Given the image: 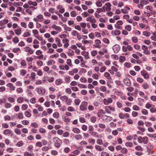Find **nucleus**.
Instances as JSON below:
<instances>
[{
  "label": "nucleus",
  "mask_w": 156,
  "mask_h": 156,
  "mask_svg": "<svg viewBox=\"0 0 156 156\" xmlns=\"http://www.w3.org/2000/svg\"><path fill=\"white\" fill-rule=\"evenodd\" d=\"M141 74L142 76L145 79H148L150 76L147 71L145 70H143L141 71Z\"/></svg>",
  "instance_id": "13"
},
{
  "label": "nucleus",
  "mask_w": 156,
  "mask_h": 156,
  "mask_svg": "<svg viewBox=\"0 0 156 156\" xmlns=\"http://www.w3.org/2000/svg\"><path fill=\"white\" fill-rule=\"evenodd\" d=\"M72 131L76 133H80V129L76 127L73 128L72 129Z\"/></svg>",
  "instance_id": "39"
},
{
  "label": "nucleus",
  "mask_w": 156,
  "mask_h": 156,
  "mask_svg": "<svg viewBox=\"0 0 156 156\" xmlns=\"http://www.w3.org/2000/svg\"><path fill=\"white\" fill-rule=\"evenodd\" d=\"M113 100L112 98H104L103 100V103L105 105H108L113 102Z\"/></svg>",
  "instance_id": "7"
},
{
  "label": "nucleus",
  "mask_w": 156,
  "mask_h": 156,
  "mask_svg": "<svg viewBox=\"0 0 156 156\" xmlns=\"http://www.w3.org/2000/svg\"><path fill=\"white\" fill-rule=\"evenodd\" d=\"M142 49L143 50V53L146 55H149L150 52L148 50L147 47L145 45H143L142 46Z\"/></svg>",
  "instance_id": "10"
},
{
  "label": "nucleus",
  "mask_w": 156,
  "mask_h": 156,
  "mask_svg": "<svg viewBox=\"0 0 156 156\" xmlns=\"http://www.w3.org/2000/svg\"><path fill=\"white\" fill-rule=\"evenodd\" d=\"M148 4V2L145 0H141L140 1V3L138 4L137 6L138 8L142 9L143 8L144 5H147Z\"/></svg>",
  "instance_id": "8"
},
{
  "label": "nucleus",
  "mask_w": 156,
  "mask_h": 156,
  "mask_svg": "<svg viewBox=\"0 0 156 156\" xmlns=\"http://www.w3.org/2000/svg\"><path fill=\"white\" fill-rule=\"evenodd\" d=\"M89 133L93 137H96L97 138H101L102 137V135L101 134H98L96 132H89Z\"/></svg>",
  "instance_id": "12"
},
{
  "label": "nucleus",
  "mask_w": 156,
  "mask_h": 156,
  "mask_svg": "<svg viewBox=\"0 0 156 156\" xmlns=\"http://www.w3.org/2000/svg\"><path fill=\"white\" fill-rule=\"evenodd\" d=\"M105 111L108 114H110L111 113V111H114L115 108L113 107L110 106H106L105 107Z\"/></svg>",
  "instance_id": "9"
},
{
  "label": "nucleus",
  "mask_w": 156,
  "mask_h": 156,
  "mask_svg": "<svg viewBox=\"0 0 156 156\" xmlns=\"http://www.w3.org/2000/svg\"><path fill=\"white\" fill-rule=\"evenodd\" d=\"M28 3L30 5H32L34 6H36L37 5V3L36 2H33L32 1L30 0L28 2Z\"/></svg>",
  "instance_id": "31"
},
{
  "label": "nucleus",
  "mask_w": 156,
  "mask_h": 156,
  "mask_svg": "<svg viewBox=\"0 0 156 156\" xmlns=\"http://www.w3.org/2000/svg\"><path fill=\"white\" fill-rule=\"evenodd\" d=\"M60 99L62 101L65 102L68 105H70L72 104V100L66 95L61 96Z\"/></svg>",
  "instance_id": "2"
},
{
  "label": "nucleus",
  "mask_w": 156,
  "mask_h": 156,
  "mask_svg": "<svg viewBox=\"0 0 156 156\" xmlns=\"http://www.w3.org/2000/svg\"><path fill=\"white\" fill-rule=\"evenodd\" d=\"M99 75L97 73H94L92 75V77L95 80H98L99 79Z\"/></svg>",
  "instance_id": "59"
},
{
  "label": "nucleus",
  "mask_w": 156,
  "mask_h": 156,
  "mask_svg": "<svg viewBox=\"0 0 156 156\" xmlns=\"http://www.w3.org/2000/svg\"><path fill=\"white\" fill-rule=\"evenodd\" d=\"M126 146L129 147H132L133 146V144L132 142H128L125 144Z\"/></svg>",
  "instance_id": "61"
},
{
  "label": "nucleus",
  "mask_w": 156,
  "mask_h": 156,
  "mask_svg": "<svg viewBox=\"0 0 156 156\" xmlns=\"http://www.w3.org/2000/svg\"><path fill=\"white\" fill-rule=\"evenodd\" d=\"M88 103L87 102L84 101L82 102L80 106V110L82 111H85L87 110V106Z\"/></svg>",
  "instance_id": "6"
},
{
  "label": "nucleus",
  "mask_w": 156,
  "mask_h": 156,
  "mask_svg": "<svg viewBox=\"0 0 156 156\" xmlns=\"http://www.w3.org/2000/svg\"><path fill=\"white\" fill-rule=\"evenodd\" d=\"M101 118L103 120L106 122L110 121L112 119V118L111 117L105 115H102Z\"/></svg>",
  "instance_id": "11"
},
{
  "label": "nucleus",
  "mask_w": 156,
  "mask_h": 156,
  "mask_svg": "<svg viewBox=\"0 0 156 156\" xmlns=\"http://www.w3.org/2000/svg\"><path fill=\"white\" fill-rule=\"evenodd\" d=\"M6 86L9 88V90H14L15 89V87L12 83H8Z\"/></svg>",
  "instance_id": "25"
},
{
  "label": "nucleus",
  "mask_w": 156,
  "mask_h": 156,
  "mask_svg": "<svg viewBox=\"0 0 156 156\" xmlns=\"http://www.w3.org/2000/svg\"><path fill=\"white\" fill-rule=\"evenodd\" d=\"M19 40L17 37H15L13 39V41L15 43H17L19 42Z\"/></svg>",
  "instance_id": "63"
},
{
  "label": "nucleus",
  "mask_w": 156,
  "mask_h": 156,
  "mask_svg": "<svg viewBox=\"0 0 156 156\" xmlns=\"http://www.w3.org/2000/svg\"><path fill=\"white\" fill-rule=\"evenodd\" d=\"M153 105L152 104L149 103H147L146 104L145 107L147 109H150L152 106H153Z\"/></svg>",
  "instance_id": "44"
},
{
  "label": "nucleus",
  "mask_w": 156,
  "mask_h": 156,
  "mask_svg": "<svg viewBox=\"0 0 156 156\" xmlns=\"http://www.w3.org/2000/svg\"><path fill=\"white\" fill-rule=\"evenodd\" d=\"M78 70L77 69L75 68L72 70L71 71L69 72V75L71 76L73 75L75 73H78Z\"/></svg>",
  "instance_id": "22"
},
{
  "label": "nucleus",
  "mask_w": 156,
  "mask_h": 156,
  "mask_svg": "<svg viewBox=\"0 0 156 156\" xmlns=\"http://www.w3.org/2000/svg\"><path fill=\"white\" fill-rule=\"evenodd\" d=\"M104 76L105 77L107 78L108 79H111L110 74L108 73L107 72H106L104 73Z\"/></svg>",
  "instance_id": "52"
},
{
  "label": "nucleus",
  "mask_w": 156,
  "mask_h": 156,
  "mask_svg": "<svg viewBox=\"0 0 156 156\" xmlns=\"http://www.w3.org/2000/svg\"><path fill=\"white\" fill-rule=\"evenodd\" d=\"M53 117L55 119H58L59 116V114L58 112H55L54 113L53 115Z\"/></svg>",
  "instance_id": "47"
},
{
  "label": "nucleus",
  "mask_w": 156,
  "mask_h": 156,
  "mask_svg": "<svg viewBox=\"0 0 156 156\" xmlns=\"http://www.w3.org/2000/svg\"><path fill=\"white\" fill-rule=\"evenodd\" d=\"M20 49L19 48H13L12 50V51L15 53H17L18 52L20 51Z\"/></svg>",
  "instance_id": "53"
},
{
  "label": "nucleus",
  "mask_w": 156,
  "mask_h": 156,
  "mask_svg": "<svg viewBox=\"0 0 156 156\" xmlns=\"http://www.w3.org/2000/svg\"><path fill=\"white\" fill-rule=\"evenodd\" d=\"M137 140L139 143H143L144 144H147L148 142V138L147 136L142 137L140 136L138 137Z\"/></svg>",
  "instance_id": "4"
},
{
  "label": "nucleus",
  "mask_w": 156,
  "mask_h": 156,
  "mask_svg": "<svg viewBox=\"0 0 156 156\" xmlns=\"http://www.w3.org/2000/svg\"><path fill=\"white\" fill-rule=\"evenodd\" d=\"M96 142L97 144L100 145H101L103 144V140L101 139H99L97 140Z\"/></svg>",
  "instance_id": "58"
},
{
  "label": "nucleus",
  "mask_w": 156,
  "mask_h": 156,
  "mask_svg": "<svg viewBox=\"0 0 156 156\" xmlns=\"http://www.w3.org/2000/svg\"><path fill=\"white\" fill-rule=\"evenodd\" d=\"M57 8L60 13H63L65 12V9L62 5H58L57 6Z\"/></svg>",
  "instance_id": "20"
},
{
  "label": "nucleus",
  "mask_w": 156,
  "mask_h": 156,
  "mask_svg": "<svg viewBox=\"0 0 156 156\" xmlns=\"http://www.w3.org/2000/svg\"><path fill=\"white\" fill-rule=\"evenodd\" d=\"M51 28L54 29L56 30L57 31H61L62 30L60 27L57 26L55 24L51 26Z\"/></svg>",
  "instance_id": "26"
},
{
  "label": "nucleus",
  "mask_w": 156,
  "mask_h": 156,
  "mask_svg": "<svg viewBox=\"0 0 156 156\" xmlns=\"http://www.w3.org/2000/svg\"><path fill=\"white\" fill-rule=\"evenodd\" d=\"M18 118L19 119H23V115L22 112L19 113L18 114Z\"/></svg>",
  "instance_id": "50"
},
{
  "label": "nucleus",
  "mask_w": 156,
  "mask_h": 156,
  "mask_svg": "<svg viewBox=\"0 0 156 156\" xmlns=\"http://www.w3.org/2000/svg\"><path fill=\"white\" fill-rule=\"evenodd\" d=\"M23 4V3L21 2H14L13 3L14 5L16 7H17L18 6H22Z\"/></svg>",
  "instance_id": "55"
},
{
  "label": "nucleus",
  "mask_w": 156,
  "mask_h": 156,
  "mask_svg": "<svg viewBox=\"0 0 156 156\" xmlns=\"http://www.w3.org/2000/svg\"><path fill=\"white\" fill-rule=\"evenodd\" d=\"M74 138L76 140H78L82 139V136L80 134H77L74 136Z\"/></svg>",
  "instance_id": "48"
},
{
  "label": "nucleus",
  "mask_w": 156,
  "mask_h": 156,
  "mask_svg": "<svg viewBox=\"0 0 156 156\" xmlns=\"http://www.w3.org/2000/svg\"><path fill=\"white\" fill-rule=\"evenodd\" d=\"M105 5L107 6L106 10L107 11H110L111 9V4L110 2H107L105 4Z\"/></svg>",
  "instance_id": "28"
},
{
  "label": "nucleus",
  "mask_w": 156,
  "mask_h": 156,
  "mask_svg": "<svg viewBox=\"0 0 156 156\" xmlns=\"http://www.w3.org/2000/svg\"><path fill=\"white\" fill-rule=\"evenodd\" d=\"M88 141L89 143L93 145H94L95 143V140L93 139L89 138Z\"/></svg>",
  "instance_id": "46"
},
{
  "label": "nucleus",
  "mask_w": 156,
  "mask_h": 156,
  "mask_svg": "<svg viewBox=\"0 0 156 156\" xmlns=\"http://www.w3.org/2000/svg\"><path fill=\"white\" fill-rule=\"evenodd\" d=\"M3 133L5 135L10 134L11 136H12L14 134L9 129H6L4 130Z\"/></svg>",
  "instance_id": "21"
},
{
  "label": "nucleus",
  "mask_w": 156,
  "mask_h": 156,
  "mask_svg": "<svg viewBox=\"0 0 156 156\" xmlns=\"http://www.w3.org/2000/svg\"><path fill=\"white\" fill-rule=\"evenodd\" d=\"M24 101V100L23 97H21L19 98L17 100V101L19 103H23Z\"/></svg>",
  "instance_id": "43"
},
{
  "label": "nucleus",
  "mask_w": 156,
  "mask_h": 156,
  "mask_svg": "<svg viewBox=\"0 0 156 156\" xmlns=\"http://www.w3.org/2000/svg\"><path fill=\"white\" fill-rule=\"evenodd\" d=\"M67 110L68 111L70 112H73L76 111L75 108L72 106H69L67 108Z\"/></svg>",
  "instance_id": "41"
},
{
  "label": "nucleus",
  "mask_w": 156,
  "mask_h": 156,
  "mask_svg": "<svg viewBox=\"0 0 156 156\" xmlns=\"http://www.w3.org/2000/svg\"><path fill=\"white\" fill-rule=\"evenodd\" d=\"M143 34L144 36L149 37L151 35V33L147 31H144L143 32Z\"/></svg>",
  "instance_id": "42"
},
{
  "label": "nucleus",
  "mask_w": 156,
  "mask_h": 156,
  "mask_svg": "<svg viewBox=\"0 0 156 156\" xmlns=\"http://www.w3.org/2000/svg\"><path fill=\"white\" fill-rule=\"evenodd\" d=\"M33 20L36 23L42 22L44 20V17L43 15L39 14L33 19Z\"/></svg>",
  "instance_id": "5"
},
{
  "label": "nucleus",
  "mask_w": 156,
  "mask_h": 156,
  "mask_svg": "<svg viewBox=\"0 0 156 156\" xmlns=\"http://www.w3.org/2000/svg\"><path fill=\"white\" fill-rule=\"evenodd\" d=\"M35 90L38 94L41 96L44 95L46 92L45 89L41 87L36 88Z\"/></svg>",
  "instance_id": "3"
},
{
  "label": "nucleus",
  "mask_w": 156,
  "mask_h": 156,
  "mask_svg": "<svg viewBox=\"0 0 156 156\" xmlns=\"http://www.w3.org/2000/svg\"><path fill=\"white\" fill-rule=\"evenodd\" d=\"M30 79L31 80H34L35 79L36 74L34 73H32L30 74Z\"/></svg>",
  "instance_id": "45"
},
{
  "label": "nucleus",
  "mask_w": 156,
  "mask_h": 156,
  "mask_svg": "<svg viewBox=\"0 0 156 156\" xmlns=\"http://www.w3.org/2000/svg\"><path fill=\"white\" fill-rule=\"evenodd\" d=\"M28 107V106L27 105L24 104L22 105L21 107V109L22 110H25L27 109Z\"/></svg>",
  "instance_id": "62"
},
{
  "label": "nucleus",
  "mask_w": 156,
  "mask_h": 156,
  "mask_svg": "<svg viewBox=\"0 0 156 156\" xmlns=\"http://www.w3.org/2000/svg\"><path fill=\"white\" fill-rule=\"evenodd\" d=\"M124 84L126 86H130L131 85V83L130 80L128 78H126L123 80Z\"/></svg>",
  "instance_id": "17"
},
{
  "label": "nucleus",
  "mask_w": 156,
  "mask_h": 156,
  "mask_svg": "<svg viewBox=\"0 0 156 156\" xmlns=\"http://www.w3.org/2000/svg\"><path fill=\"white\" fill-rule=\"evenodd\" d=\"M55 61L54 60L51 59L47 61V66H49L51 65L55 64Z\"/></svg>",
  "instance_id": "33"
},
{
  "label": "nucleus",
  "mask_w": 156,
  "mask_h": 156,
  "mask_svg": "<svg viewBox=\"0 0 156 156\" xmlns=\"http://www.w3.org/2000/svg\"><path fill=\"white\" fill-rule=\"evenodd\" d=\"M101 156H110V155L108 153L103 151L101 153Z\"/></svg>",
  "instance_id": "64"
},
{
  "label": "nucleus",
  "mask_w": 156,
  "mask_h": 156,
  "mask_svg": "<svg viewBox=\"0 0 156 156\" xmlns=\"http://www.w3.org/2000/svg\"><path fill=\"white\" fill-rule=\"evenodd\" d=\"M68 55L70 56H73L74 55V52L72 50L69 49L67 53Z\"/></svg>",
  "instance_id": "30"
},
{
  "label": "nucleus",
  "mask_w": 156,
  "mask_h": 156,
  "mask_svg": "<svg viewBox=\"0 0 156 156\" xmlns=\"http://www.w3.org/2000/svg\"><path fill=\"white\" fill-rule=\"evenodd\" d=\"M121 152L123 154H125L127 153L128 151L126 148L123 147L122 148Z\"/></svg>",
  "instance_id": "49"
},
{
  "label": "nucleus",
  "mask_w": 156,
  "mask_h": 156,
  "mask_svg": "<svg viewBox=\"0 0 156 156\" xmlns=\"http://www.w3.org/2000/svg\"><path fill=\"white\" fill-rule=\"evenodd\" d=\"M15 34L17 35H20L22 32L21 28L17 29L14 30Z\"/></svg>",
  "instance_id": "38"
},
{
  "label": "nucleus",
  "mask_w": 156,
  "mask_h": 156,
  "mask_svg": "<svg viewBox=\"0 0 156 156\" xmlns=\"http://www.w3.org/2000/svg\"><path fill=\"white\" fill-rule=\"evenodd\" d=\"M141 112V113L144 115H147L148 114V111L145 109H142Z\"/></svg>",
  "instance_id": "54"
},
{
  "label": "nucleus",
  "mask_w": 156,
  "mask_h": 156,
  "mask_svg": "<svg viewBox=\"0 0 156 156\" xmlns=\"http://www.w3.org/2000/svg\"><path fill=\"white\" fill-rule=\"evenodd\" d=\"M95 148L97 151H103L104 149L103 148H101V146L99 145H95Z\"/></svg>",
  "instance_id": "36"
},
{
  "label": "nucleus",
  "mask_w": 156,
  "mask_h": 156,
  "mask_svg": "<svg viewBox=\"0 0 156 156\" xmlns=\"http://www.w3.org/2000/svg\"><path fill=\"white\" fill-rule=\"evenodd\" d=\"M105 114V113L104 112V111L102 109H101L99 110L97 114L99 117H101L102 115V114Z\"/></svg>",
  "instance_id": "34"
},
{
  "label": "nucleus",
  "mask_w": 156,
  "mask_h": 156,
  "mask_svg": "<svg viewBox=\"0 0 156 156\" xmlns=\"http://www.w3.org/2000/svg\"><path fill=\"white\" fill-rule=\"evenodd\" d=\"M43 70L44 71L47 72L49 74H50L52 72V70H49V67L47 66H45L43 68Z\"/></svg>",
  "instance_id": "24"
},
{
  "label": "nucleus",
  "mask_w": 156,
  "mask_h": 156,
  "mask_svg": "<svg viewBox=\"0 0 156 156\" xmlns=\"http://www.w3.org/2000/svg\"><path fill=\"white\" fill-rule=\"evenodd\" d=\"M142 87L144 89H147L149 88V85L147 83H145L143 84Z\"/></svg>",
  "instance_id": "57"
},
{
  "label": "nucleus",
  "mask_w": 156,
  "mask_h": 156,
  "mask_svg": "<svg viewBox=\"0 0 156 156\" xmlns=\"http://www.w3.org/2000/svg\"><path fill=\"white\" fill-rule=\"evenodd\" d=\"M9 22L8 20L4 19L0 21V26H2L4 24H6Z\"/></svg>",
  "instance_id": "29"
},
{
  "label": "nucleus",
  "mask_w": 156,
  "mask_h": 156,
  "mask_svg": "<svg viewBox=\"0 0 156 156\" xmlns=\"http://www.w3.org/2000/svg\"><path fill=\"white\" fill-rule=\"evenodd\" d=\"M98 54L97 51L95 50H93L91 51L90 52V54L91 55L93 56H95Z\"/></svg>",
  "instance_id": "51"
},
{
  "label": "nucleus",
  "mask_w": 156,
  "mask_h": 156,
  "mask_svg": "<svg viewBox=\"0 0 156 156\" xmlns=\"http://www.w3.org/2000/svg\"><path fill=\"white\" fill-rule=\"evenodd\" d=\"M30 35L31 34L30 30H27L26 31L24 32L23 36V37H29Z\"/></svg>",
  "instance_id": "27"
},
{
  "label": "nucleus",
  "mask_w": 156,
  "mask_h": 156,
  "mask_svg": "<svg viewBox=\"0 0 156 156\" xmlns=\"http://www.w3.org/2000/svg\"><path fill=\"white\" fill-rule=\"evenodd\" d=\"M111 34L113 36L119 35L121 34V31L118 30H115L112 31Z\"/></svg>",
  "instance_id": "16"
},
{
  "label": "nucleus",
  "mask_w": 156,
  "mask_h": 156,
  "mask_svg": "<svg viewBox=\"0 0 156 156\" xmlns=\"http://www.w3.org/2000/svg\"><path fill=\"white\" fill-rule=\"evenodd\" d=\"M27 73L26 70L25 69H22L20 71V75L22 76H24Z\"/></svg>",
  "instance_id": "40"
},
{
  "label": "nucleus",
  "mask_w": 156,
  "mask_h": 156,
  "mask_svg": "<svg viewBox=\"0 0 156 156\" xmlns=\"http://www.w3.org/2000/svg\"><path fill=\"white\" fill-rule=\"evenodd\" d=\"M150 109V111L151 113H154L156 112V108L155 107V106L154 105H153V106H152Z\"/></svg>",
  "instance_id": "56"
},
{
  "label": "nucleus",
  "mask_w": 156,
  "mask_h": 156,
  "mask_svg": "<svg viewBox=\"0 0 156 156\" xmlns=\"http://www.w3.org/2000/svg\"><path fill=\"white\" fill-rule=\"evenodd\" d=\"M130 10V8L128 7H124L123 9L121 10V12L123 14H127L129 12V11Z\"/></svg>",
  "instance_id": "18"
},
{
  "label": "nucleus",
  "mask_w": 156,
  "mask_h": 156,
  "mask_svg": "<svg viewBox=\"0 0 156 156\" xmlns=\"http://www.w3.org/2000/svg\"><path fill=\"white\" fill-rule=\"evenodd\" d=\"M100 0H97L96 1L95 4L97 7H100L102 6V4Z\"/></svg>",
  "instance_id": "32"
},
{
  "label": "nucleus",
  "mask_w": 156,
  "mask_h": 156,
  "mask_svg": "<svg viewBox=\"0 0 156 156\" xmlns=\"http://www.w3.org/2000/svg\"><path fill=\"white\" fill-rule=\"evenodd\" d=\"M81 54L82 55L84 56L86 59H88L90 58L89 53L88 52L85 51H83L81 52Z\"/></svg>",
  "instance_id": "19"
},
{
  "label": "nucleus",
  "mask_w": 156,
  "mask_h": 156,
  "mask_svg": "<svg viewBox=\"0 0 156 156\" xmlns=\"http://www.w3.org/2000/svg\"><path fill=\"white\" fill-rule=\"evenodd\" d=\"M24 51L26 52H28L30 54H32L34 52V50L28 46H26L24 48Z\"/></svg>",
  "instance_id": "14"
},
{
  "label": "nucleus",
  "mask_w": 156,
  "mask_h": 156,
  "mask_svg": "<svg viewBox=\"0 0 156 156\" xmlns=\"http://www.w3.org/2000/svg\"><path fill=\"white\" fill-rule=\"evenodd\" d=\"M112 49L114 51V52L115 53H118L120 50V46L118 44H115L113 46Z\"/></svg>",
  "instance_id": "15"
},
{
  "label": "nucleus",
  "mask_w": 156,
  "mask_h": 156,
  "mask_svg": "<svg viewBox=\"0 0 156 156\" xmlns=\"http://www.w3.org/2000/svg\"><path fill=\"white\" fill-rule=\"evenodd\" d=\"M24 156H34V154L33 153H29L27 151H26L24 152Z\"/></svg>",
  "instance_id": "37"
},
{
  "label": "nucleus",
  "mask_w": 156,
  "mask_h": 156,
  "mask_svg": "<svg viewBox=\"0 0 156 156\" xmlns=\"http://www.w3.org/2000/svg\"><path fill=\"white\" fill-rule=\"evenodd\" d=\"M52 140L54 146L57 148L60 147L62 144V140L58 137L55 136L53 138Z\"/></svg>",
  "instance_id": "1"
},
{
  "label": "nucleus",
  "mask_w": 156,
  "mask_h": 156,
  "mask_svg": "<svg viewBox=\"0 0 156 156\" xmlns=\"http://www.w3.org/2000/svg\"><path fill=\"white\" fill-rule=\"evenodd\" d=\"M14 131L15 133L17 135H20L21 134V131L19 129L16 128L14 129Z\"/></svg>",
  "instance_id": "60"
},
{
  "label": "nucleus",
  "mask_w": 156,
  "mask_h": 156,
  "mask_svg": "<svg viewBox=\"0 0 156 156\" xmlns=\"http://www.w3.org/2000/svg\"><path fill=\"white\" fill-rule=\"evenodd\" d=\"M55 42L56 44L58 45V47H60L62 46V44L61 42V40L58 37H56L55 38Z\"/></svg>",
  "instance_id": "23"
},
{
  "label": "nucleus",
  "mask_w": 156,
  "mask_h": 156,
  "mask_svg": "<svg viewBox=\"0 0 156 156\" xmlns=\"http://www.w3.org/2000/svg\"><path fill=\"white\" fill-rule=\"evenodd\" d=\"M63 82L62 80L61 79H58L56 80L55 83L57 85H59L61 84Z\"/></svg>",
  "instance_id": "35"
}]
</instances>
